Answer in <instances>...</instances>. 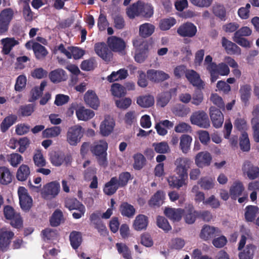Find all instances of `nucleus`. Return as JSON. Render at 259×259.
<instances>
[{
  "instance_id": "ea45409f",
  "label": "nucleus",
  "mask_w": 259,
  "mask_h": 259,
  "mask_svg": "<svg viewBox=\"0 0 259 259\" xmlns=\"http://www.w3.org/2000/svg\"><path fill=\"white\" fill-rule=\"evenodd\" d=\"M137 103L142 107L148 108L154 104V99L151 95L140 96L137 99Z\"/></svg>"
},
{
  "instance_id": "f03ea898",
  "label": "nucleus",
  "mask_w": 259,
  "mask_h": 259,
  "mask_svg": "<svg viewBox=\"0 0 259 259\" xmlns=\"http://www.w3.org/2000/svg\"><path fill=\"white\" fill-rule=\"evenodd\" d=\"M108 144L106 140H100L95 142L91 147L92 153L96 157L100 165H106L107 164V150Z\"/></svg>"
},
{
  "instance_id": "5fc2aeb1",
  "label": "nucleus",
  "mask_w": 259,
  "mask_h": 259,
  "mask_svg": "<svg viewBox=\"0 0 259 259\" xmlns=\"http://www.w3.org/2000/svg\"><path fill=\"white\" fill-rule=\"evenodd\" d=\"M47 85V82L42 81L39 87H36L34 88L31 92V99L30 101H33L38 99L41 95L42 91Z\"/></svg>"
},
{
  "instance_id": "aec40b11",
  "label": "nucleus",
  "mask_w": 259,
  "mask_h": 259,
  "mask_svg": "<svg viewBox=\"0 0 259 259\" xmlns=\"http://www.w3.org/2000/svg\"><path fill=\"white\" fill-rule=\"evenodd\" d=\"M222 45L228 54L240 55L241 53V49L236 44L225 37L222 38Z\"/></svg>"
},
{
  "instance_id": "c9c22d12",
  "label": "nucleus",
  "mask_w": 259,
  "mask_h": 259,
  "mask_svg": "<svg viewBox=\"0 0 259 259\" xmlns=\"http://www.w3.org/2000/svg\"><path fill=\"white\" fill-rule=\"evenodd\" d=\"M142 2H138L134 4L126 9V14L130 18L141 16L142 8Z\"/></svg>"
},
{
  "instance_id": "cd10ccee",
  "label": "nucleus",
  "mask_w": 259,
  "mask_h": 259,
  "mask_svg": "<svg viewBox=\"0 0 259 259\" xmlns=\"http://www.w3.org/2000/svg\"><path fill=\"white\" fill-rule=\"evenodd\" d=\"M184 210L181 208H166L164 214L173 222L179 221L184 214Z\"/></svg>"
},
{
  "instance_id": "f257e3e1",
  "label": "nucleus",
  "mask_w": 259,
  "mask_h": 259,
  "mask_svg": "<svg viewBox=\"0 0 259 259\" xmlns=\"http://www.w3.org/2000/svg\"><path fill=\"white\" fill-rule=\"evenodd\" d=\"M212 61V58L210 55L206 56L204 60V65L210 74L211 82L215 81L219 75L227 76L230 73V69L225 63H221L217 65Z\"/></svg>"
},
{
  "instance_id": "a18cd8bd",
  "label": "nucleus",
  "mask_w": 259,
  "mask_h": 259,
  "mask_svg": "<svg viewBox=\"0 0 259 259\" xmlns=\"http://www.w3.org/2000/svg\"><path fill=\"white\" fill-rule=\"evenodd\" d=\"M70 240L72 247L77 249L82 242V235L79 232L73 231L70 235Z\"/></svg>"
},
{
  "instance_id": "a211bd4d",
  "label": "nucleus",
  "mask_w": 259,
  "mask_h": 259,
  "mask_svg": "<svg viewBox=\"0 0 259 259\" xmlns=\"http://www.w3.org/2000/svg\"><path fill=\"white\" fill-rule=\"evenodd\" d=\"M242 170L243 174L246 175L251 180H254L259 176V168L249 161H245L243 163Z\"/></svg>"
},
{
  "instance_id": "393cba45",
  "label": "nucleus",
  "mask_w": 259,
  "mask_h": 259,
  "mask_svg": "<svg viewBox=\"0 0 259 259\" xmlns=\"http://www.w3.org/2000/svg\"><path fill=\"white\" fill-rule=\"evenodd\" d=\"M2 52L4 54H9L12 49L19 45V41L14 37H6L1 40Z\"/></svg>"
},
{
  "instance_id": "c03bdc74",
  "label": "nucleus",
  "mask_w": 259,
  "mask_h": 259,
  "mask_svg": "<svg viewBox=\"0 0 259 259\" xmlns=\"http://www.w3.org/2000/svg\"><path fill=\"white\" fill-rule=\"evenodd\" d=\"M259 208L256 206L249 205L245 208V218L247 221L252 222L258 213Z\"/></svg>"
},
{
  "instance_id": "1a4fd4ad",
  "label": "nucleus",
  "mask_w": 259,
  "mask_h": 259,
  "mask_svg": "<svg viewBox=\"0 0 259 259\" xmlns=\"http://www.w3.org/2000/svg\"><path fill=\"white\" fill-rule=\"evenodd\" d=\"M192 124L196 125L202 128H208L210 126L209 120L206 113L198 111L194 112L190 117Z\"/></svg>"
},
{
  "instance_id": "39448f33",
  "label": "nucleus",
  "mask_w": 259,
  "mask_h": 259,
  "mask_svg": "<svg viewBox=\"0 0 259 259\" xmlns=\"http://www.w3.org/2000/svg\"><path fill=\"white\" fill-rule=\"evenodd\" d=\"M175 171L179 177L187 179L188 171L190 168L192 161L188 157H179L175 161Z\"/></svg>"
},
{
  "instance_id": "20e7f679",
  "label": "nucleus",
  "mask_w": 259,
  "mask_h": 259,
  "mask_svg": "<svg viewBox=\"0 0 259 259\" xmlns=\"http://www.w3.org/2000/svg\"><path fill=\"white\" fill-rule=\"evenodd\" d=\"M136 49L135 59L139 63L143 62L147 57L148 44L142 38H136L133 41Z\"/></svg>"
},
{
  "instance_id": "4d7b16f0",
  "label": "nucleus",
  "mask_w": 259,
  "mask_h": 259,
  "mask_svg": "<svg viewBox=\"0 0 259 259\" xmlns=\"http://www.w3.org/2000/svg\"><path fill=\"white\" fill-rule=\"evenodd\" d=\"M14 16V12L11 9H5L0 13V20L10 24Z\"/></svg>"
},
{
  "instance_id": "e433bc0d",
  "label": "nucleus",
  "mask_w": 259,
  "mask_h": 259,
  "mask_svg": "<svg viewBox=\"0 0 259 259\" xmlns=\"http://www.w3.org/2000/svg\"><path fill=\"white\" fill-rule=\"evenodd\" d=\"M119 211L121 214L124 217L132 218L136 213L134 207L127 202H123L120 206Z\"/></svg>"
},
{
  "instance_id": "bb28decb",
  "label": "nucleus",
  "mask_w": 259,
  "mask_h": 259,
  "mask_svg": "<svg viewBox=\"0 0 259 259\" xmlns=\"http://www.w3.org/2000/svg\"><path fill=\"white\" fill-rule=\"evenodd\" d=\"M107 43L110 49L115 52L121 51L125 47V43L123 40L115 36L109 37Z\"/></svg>"
},
{
  "instance_id": "58836bf2",
  "label": "nucleus",
  "mask_w": 259,
  "mask_h": 259,
  "mask_svg": "<svg viewBox=\"0 0 259 259\" xmlns=\"http://www.w3.org/2000/svg\"><path fill=\"white\" fill-rule=\"evenodd\" d=\"M255 250V247L249 244L239 254L240 259H252Z\"/></svg>"
},
{
  "instance_id": "8fccbe9b",
  "label": "nucleus",
  "mask_w": 259,
  "mask_h": 259,
  "mask_svg": "<svg viewBox=\"0 0 259 259\" xmlns=\"http://www.w3.org/2000/svg\"><path fill=\"white\" fill-rule=\"evenodd\" d=\"M152 147L155 152L158 153L164 154L170 151L169 147L166 142L154 143L152 144Z\"/></svg>"
},
{
  "instance_id": "69168bd1",
  "label": "nucleus",
  "mask_w": 259,
  "mask_h": 259,
  "mask_svg": "<svg viewBox=\"0 0 259 259\" xmlns=\"http://www.w3.org/2000/svg\"><path fill=\"white\" fill-rule=\"evenodd\" d=\"M176 23V20L173 18L164 19L160 22V27L161 30H166L174 26Z\"/></svg>"
},
{
  "instance_id": "f704fd0d",
  "label": "nucleus",
  "mask_w": 259,
  "mask_h": 259,
  "mask_svg": "<svg viewBox=\"0 0 259 259\" xmlns=\"http://www.w3.org/2000/svg\"><path fill=\"white\" fill-rule=\"evenodd\" d=\"M95 51L97 54L104 60H110V53L108 52V49L104 44H96L95 45Z\"/></svg>"
},
{
  "instance_id": "e2e57ef3",
  "label": "nucleus",
  "mask_w": 259,
  "mask_h": 259,
  "mask_svg": "<svg viewBox=\"0 0 259 259\" xmlns=\"http://www.w3.org/2000/svg\"><path fill=\"white\" fill-rule=\"evenodd\" d=\"M134 167L136 169H141L145 163V158L141 154H137L134 156Z\"/></svg>"
},
{
  "instance_id": "603ef678",
  "label": "nucleus",
  "mask_w": 259,
  "mask_h": 259,
  "mask_svg": "<svg viewBox=\"0 0 259 259\" xmlns=\"http://www.w3.org/2000/svg\"><path fill=\"white\" fill-rule=\"evenodd\" d=\"M116 247L118 252L121 254L125 259H132L131 251L126 244L122 243H118L116 244Z\"/></svg>"
},
{
  "instance_id": "6e6d98bb",
  "label": "nucleus",
  "mask_w": 259,
  "mask_h": 259,
  "mask_svg": "<svg viewBox=\"0 0 259 259\" xmlns=\"http://www.w3.org/2000/svg\"><path fill=\"white\" fill-rule=\"evenodd\" d=\"M63 221L62 212L60 210H56L52 214L50 223L53 226H57Z\"/></svg>"
},
{
  "instance_id": "412c9836",
  "label": "nucleus",
  "mask_w": 259,
  "mask_h": 259,
  "mask_svg": "<svg viewBox=\"0 0 259 259\" xmlns=\"http://www.w3.org/2000/svg\"><path fill=\"white\" fill-rule=\"evenodd\" d=\"M209 114L213 126L216 128L220 127L224 122V116L222 112L215 107H211Z\"/></svg>"
},
{
  "instance_id": "4468645a",
  "label": "nucleus",
  "mask_w": 259,
  "mask_h": 259,
  "mask_svg": "<svg viewBox=\"0 0 259 259\" xmlns=\"http://www.w3.org/2000/svg\"><path fill=\"white\" fill-rule=\"evenodd\" d=\"M195 163L199 167L209 166L212 161V156L207 151H202L198 153L195 158Z\"/></svg>"
},
{
  "instance_id": "09e8293b",
  "label": "nucleus",
  "mask_w": 259,
  "mask_h": 259,
  "mask_svg": "<svg viewBox=\"0 0 259 259\" xmlns=\"http://www.w3.org/2000/svg\"><path fill=\"white\" fill-rule=\"evenodd\" d=\"M61 128L59 126H53L48 128L42 132L44 138H55L60 135L61 133Z\"/></svg>"
},
{
  "instance_id": "0e129e2a",
  "label": "nucleus",
  "mask_w": 259,
  "mask_h": 259,
  "mask_svg": "<svg viewBox=\"0 0 259 259\" xmlns=\"http://www.w3.org/2000/svg\"><path fill=\"white\" fill-rule=\"evenodd\" d=\"M142 13L141 16L150 18L153 14V8L152 6L149 4H145L142 2Z\"/></svg>"
},
{
  "instance_id": "79ce46f5",
  "label": "nucleus",
  "mask_w": 259,
  "mask_h": 259,
  "mask_svg": "<svg viewBox=\"0 0 259 259\" xmlns=\"http://www.w3.org/2000/svg\"><path fill=\"white\" fill-rule=\"evenodd\" d=\"M155 27L150 23H146L140 26L139 34L143 37H147L153 34Z\"/></svg>"
},
{
  "instance_id": "a19ab883",
  "label": "nucleus",
  "mask_w": 259,
  "mask_h": 259,
  "mask_svg": "<svg viewBox=\"0 0 259 259\" xmlns=\"http://www.w3.org/2000/svg\"><path fill=\"white\" fill-rule=\"evenodd\" d=\"M127 76V70L121 69L117 71H113L111 74L107 77V80L109 82H113L119 79H123Z\"/></svg>"
},
{
  "instance_id": "f8f14e48",
  "label": "nucleus",
  "mask_w": 259,
  "mask_h": 259,
  "mask_svg": "<svg viewBox=\"0 0 259 259\" xmlns=\"http://www.w3.org/2000/svg\"><path fill=\"white\" fill-rule=\"evenodd\" d=\"M25 47L28 50L32 49L35 57L38 59L44 58L48 53L44 47L33 40H30L26 42Z\"/></svg>"
},
{
  "instance_id": "423d86ee",
  "label": "nucleus",
  "mask_w": 259,
  "mask_h": 259,
  "mask_svg": "<svg viewBox=\"0 0 259 259\" xmlns=\"http://www.w3.org/2000/svg\"><path fill=\"white\" fill-rule=\"evenodd\" d=\"M60 189V184L57 181H53L45 185L40 191V194L44 199H51L58 195Z\"/></svg>"
},
{
  "instance_id": "b1692460",
  "label": "nucleus",
  "mask_w": 259,
  "mask_h": 259,
  "mask_svg": "<svg viewBox=\"0 0 259 259\" xmlns=\"http://www.w3.org/2000/svg\"><path fill=\"white\" fill-rule=\"evenodd\" d=\"M148 78L154 82H159L167 79L169 76L168 74L161 70L150 69L147 71Z\"/></svg>"
},
{
  "instance_id": "338daca9",
  "label": "nucleus",
  "mask_w": 259,
  "mask_h": 259,
  "mask_svg": "<svg viewBox=\"0 0 259 259\" xmlns=\"http://www.w3.org/2000/svg\"><path fill=\"white\" fill-rule=\"evenodd\" d=\"M251 6L249 4H247L245 7L239 8L238 10V16L243 20L247 19L250 16L249 9Z\"/></svg>"
},
{
  "instance_id": "9b49d317",
  "label": "nucleus",
  "mask_w": 259,
  "mask_h": 259,
  "mask_svg": "<svg viewBox=\"0 0 259 259\" xmlns=\"http://www.w3.org/2000/svg\"><path fill=\"white\" fill-rule=\"evenodd\" d=\"M57 51L64 54L69 59L73 58L74 59H78L84 54V51L78 47H68L65 49L63 45H60L58 47Z\"/></svg>"
},
{
  "instance_id": "864d4df0",
  "label": "nucleus",
  "mask_w": 259,
  "mask_h": 259,
  "mask_svg": "<svg viewBox=\"0 0 259 259\" xmlns=\"http://www.w3.org/2000/svg\"><path fill=\"white\" fill-rule=\"evenodd\" d=\"M112 94L115 97H120L126 94L125 88L119 83H113L111 87Z\"/></svg>"
},
{
  "instance_id": "f3484780",
  "label": "nucleus",
  "mask_w": 259,
  "mask_h": 259,
  "mask_svg": "<svg viewBox=\"0 0 259 259\" xmlns=\"http://www.w3.org/2000/svg\"><path fill=\"white\" fill-rule=\"evenodd\" d=\"M83 99L85 104L94 109H97L100 106L99 99L93 90H88L84 94Z\"/></svg>"
},
{
  "instance_id": "7c9ffc66",
  "label": "nucleus",
  "mask_w": 259,
  "mask_h": 259,
  "mask_svg": "<svg viewBox=\"0 0 259 259\" xmlns=\"http://www.w3.org/2000/svg\"><path fill=\"white\" fill-rule=\"evenodd\" d=\"M180 179L177 177L172 175L169 176L167 181L169 186L170 187L179 189L183 186L187 185V179L184 177H180Z\"/></svg>"
},
{
  "instance_id": "de8ad7c7",
  "label": "nucleus",
  "mask_w": 259,
  "mask_h": 259,
  "mask_svg": "<svg viewBox=\"0 0 259 259\" xmlns=\"http://www.w3.org/2000/svg\"><path fill=\"white\" fill-rule=\"evenodd\" d=\"M239 145L240 149L244 152H248L250 149V141L248 134L243 132L240 137Z\"/></svg>"
},
{
  "instance_id": "13d9d810",
  "label": "nucleus",
  "mask_w": 259,
  "mask_h": 259,
  "mask_svg": "<svg viewBox=\"0 0 259 259\" xmlns=\"http://www.w3.org/2000/svg\"><path fill=\"white\" fill-rule=\"evenodd\" d=\"M240 231L241 232V237L239 243V250H241L244 247L246 243V240L250 237V231L248 229H246L242 226L240 229Z\"/></svg>"
},
{
  "instance_id": "dca6fc26",
  "label": "nucleus",
  "mask_w": 259,
  "mask_h": 259,
  "mask_svg": "<svg viewBox=\"0 0 259 259\" xmlns=\"http://www.w3.org/2000/svg\"><path fill=\"white\" fill-rule=\"evenodd\" d=\"M220 232V230L218 228L209 225H204L201 230L199 237L203 240L208 241Z\"/></svg>"
},
{
  "instance_id": "2f4dec72",
  "label": "nucleus",
  "mask_w": 259,
  "mask_h": 259,
  "mask_svg": "<svg viewBox=\"0 0 259 259\" xmlns=\"http://www.w3.org/2000/svg\"><path fill=\"white\" fill-rule=\"evenodd\" d=\"M30 175V168L25 164H21L18 168L16 172V178L19 181H25Z\"/></svg>"
},
{
  "instance_id": "680f3d73",
  "label": "nucleus",
  "mask_w": 259,
  "mask_h": 259,
  "mask_svg": "<svg viewBox=\"0 0 259 259\" xmlns=\"http://www.w3.org/2000/svg\"><path fill=\"white\" fill-rule=\"evenodd\" d=\"M50 159L53 165L59 166L64 163L65 155L55 153L51 156Z\"/></svg>"
},
{
  "instance_id": "3c124183",
  "label": "nucleus",
  "mask_w": 259,
  "mask_h": 259,
  "mask_svg": "<svg viewBox=\"0 0 259 259\" xmlns=\"http://www.w3.org/2000/svg\"><path fill=\"white\" fill-rule=\"evenodd\" d=\"M7 159L13 167H17L23 160V157L18 153H13L7 156Z\"/></svg>"
},
{
  "instance_id": "49530a36",
  "label": "nucleus",
  "mask_w": 259,
  "mask_h": 259,
  "mask_svg": "<svg viewBox=\"0 0 259 259\" xmlns=\"http://www.w3.org/2000/svg\"><path fill=\"white\" fill-rule=\"evenodd\" d=\"M17 118V116L14 115L6 117L1 123V131L3 133L6 132L16 121Z\"/></svg>"
},
{
  "instance_id": "a878e982",
  "label": "nucleus",
  "mask_w": 259,
  "mask_h": 259,
  "mask_svg": "<svg viewBox=\"0 0 259 259\" xmlns=\"http://www.w3.org/2000/svg\"><path fill=\"white\" fill-rule=\"evenodd\" d=\"M148 224V218L144 214H139L136 216L133 221L132 227L136 231L145 230Z\"/></svg>"
},
{
  "instance_id": "c85d7f7f",
  "label": "nucleus",
  "mask_w": 259,
  "mask_h": 259,
  "mask_svg": "<svg viewBox=\"0 0 259 259\" xmlns=\"http://www.w3.org/2000/svg\"><path fill=\"white\" fill-rule=\"evenodd\" d=\"M192 138L188 135H183L180 138L179 148L184 154H187L190 150Z\"/></svg>"
},
{
  "instance_id": "ddd939ff",
  "label": "nucleus",
  "mask_w": 259,
  "mask_h": 259,
  "mask_svg": "<svg viewBox=\"0 0 259 259\" xmlns=\"http://www.w3.org/2000/svg\"><path fill=\"white\" fill-rule=\"evenodd\" d=\"M14 235L9 229L5 228L0 229V249L2 251L7 250Z\"/></svg>"
},
{
  "instance_id": "9d476101",
  "label": "nucleus",
  "mask_w": 259,
  "mask_h": 259,
  "mask_svg": "<svg viewBox=\"0 0 259 259\" xmlns=\"http://www.w3.org/2000/svg\"><path fill=\"white\" fill-rule=\"evenodd\" d=\"M115 120L110 116L106 115L100 124V134L103 137H108L114 131Z\"/></svg>"
},
{
  "instance_id": "473e14b6",
  "label": "nucleus",
  "mask_w": 259,
  "mask_h": 259,
  "mask_svg": "<svg viewBox=\"0 0 259 259\" xmlns=\"http://www.w3.org/2000/svg\"><path fill=\"white\" fill-rule=\"evenodd\" d=\"M165 198V194L162 191H158L150 198L148 204L151 207H159L162 205Z\"/></svg>"
},
{
  "instance_id": "2eb2a0df",
  "label": "nucleus",
  "mask_w": 259,
  "mask_h": 259,
  "mask_svg": "<svg viewBox=\"0 0 259 259\" xmlns=\"http://www.w3.org/2000/svg\"><path fill=\"white\" fill-rule=\"evenodd\" d=\"M95 115L94 111L82 105H78L76 108V116L78 120L88 121L92 119Z\"/></svg>"
},
{
  "instance_id": "7ed1b4c3",
  "label": "nucleus",
  "mask_w": 259,
  "mask_h": 259,
  "mask_svg": "<svg viewBox=\"0 0 259 259\" xmlns=\"http://www.w3.org/2000/svg\"><path fill=\"white\" fill-rule=\"evenodd\" d=\"M83 135L82 126L76 124L70 127L66 133V142L70 146H75L81 141Z\"/></svg>"
},
{
  "instance_id": "72a5a7b5",
  "label": "nucleus",
  "mask_w": 259,
  "mask_h": 259,
  "mask_svg": "<svg viewBox=\"0 0 259 259\" xmlns=\"http://www.w3.org/2000/svg\"><path fill=\"white\" fill-rule=\"evenodd\" d=\"M117 179L113 177L108 182L106 183L103 188V191L107 195L113 194L118 189Z\"/></svg>"
},
{
  "instance_id": "052dcab7",
  "label": "nucleus",
  "mask_w": 259,
  "mask_h": 259,
  "mask_svg": "<svg viewBox=\"0 0 259 259\" xmlns=\"http://www.w3.org/2000/svg\"><path fill=\"white\" fill-rule=\"evenodd\" d=\"M97 66L95 60L93 59L84 60L80 65V68L84 71H91L93 70Z\"/></svg>"
},
{
  "instance_id": "5701e85b",
  "label": "nucleus",
  "mask_w": 259,
  "mask_h": 259,
  "mask_svg": "<svg viewBox=\"0 0 259 259\" xmlns=\"http://www.w3.org/2000/svg\"><path fill=\"white\" fill-rule=\"evenodd\" d=\"M49 76L51 81L55 83L64 81L68 78L66 72L61 68L53 70L49 73Z\"/></svg>"
},
{
  "instance_id": "bf43d9fd",
  "label": "nucleus",
  "mask_w": 259,
  "mask_h": 259,
  "mask_svg": "<svg viewBox=\"0 0 259 259\" xmlns=\"http://www.w3.org/2000/svg\"><path fill=\"white\" fill-rule=\"evenodd\" d=\"M201 187L204 190H209L214 186V180L211 178L203 177L199 181Z\"/></svg>"
},
{
  "instance_id": "37998d69",
  "label": "nucleus",
  "mask_w": 259,
  "mask_h": 259,
  "mask_svg": "<svg viewBox=\"0 0 259 259\" xmlns=\"http://www.w3.org/2000/svg\"><path fill=\"white\" fill-rule=\"evenodd\" d=\"M33 160L35 165L38 167L46 166L47 162L41 150L36 149L34 151Z\"/></svg>"
},
{
  "instance_id": "4c0bfd02",
  "label": "nucleus",
  "mask_w": 259,
  "mask_h": 259,
  "mask_svg": "<svg viewBox=\"0 0 259 259\" xmlns=\"http://www.w3.org/2000/svg\"><path fill=\"white\" fill-rule=\"evenodd\" d=\"M12 181V175L7 167H0V183L7 185Z\"/></svg>"
},
{
  "instance_id": "c756f323",
  "label": "nucleus",
  "mask_w": 259,
  "mask_h": 259,
  "mask_svg": "<svg viewBox=\"0 0 259 259\" xmlns=\"http://www.w3.org/2000/svg\"><path fill=\"white\" fill-rule=\"evenodd\" d=\"M244 191L243 183L239 181H235L230 188V194L232 198L236 199L242 195Z\"/></svg>"
},
{
  "instance_id": "0eeeda50",
  "label": "nucleus",
  "mask_w": 259,
  "mask_h": 259,
  "mask_svg": "<svg viewBox=\"0 0 259 259\" xmlns=\"http://www.w3.org/2000/svg\"><path fill=\"white\" fill-rule=\"evenodd\" d=\"M17 193L21 208L24 211L29 210L32 205L33 200L27 190L24 187H19Z\"/></svg>"
},
{
  "instance_id": "774afa93",
  "label": "nucleus",
  "mask_w": 259,
  "mask_h": 259,
  "mask_svg": "<svg viewBox=\"0 0 259 259\" xmlns=\"http://www.w3.org/2000/svg\"><path fill=\"white\" fill-rule=\"evenodd\" d=\"M251 123L253 139L256 142H259V122L257 121V119L253 118Z\"/></svg>"
},
{
  "instance_id": "4be33fe9",
  "label": "nucleus",
  "mask_w": 259,
  "mask_h": 259,
  "mask_svg": "<svg viewBox=\"0 0 259 259\" xmlns=\"http://www.w3.org/2000/svg\"><path fill=\"white\" fill-rule=\"evenodd\" d=\"M186 77L193 85L199 88H203L204 85V82L201 79L199 74L194 70H187Z\"/></svg>"
},
{
  "instance_id": "6ab92c4d",
  "label": "nucleus",
  "mask_w": 259,
  "mask_h": 259,
  "mask_svg": "<svg viewBox=\"0 0 259 259\" xmlns=\"http://www.w3.org/2000/svg\"><path fill=\"white\" fill-rule=\"evenodd\" d=\"M196 32V27L191 23L184 24L177 30L178 33L182 36L192 37L195 35Z\"/></svg>"
},
{
  "instance_id": "6e6552de",
  "label": "nucleus",
  "mask_w": 259,
  "mask_h": 259,
  "mask_svg": "<svg viewBox=\"0 0 259 259\" xmlns=\"http://www.w3.org/2000/svg\"><path fill=\"white\" fill-rule=\"evenodd\" d=\"M4 214L7 220H11V224L14 227L20 228L22 226V220L20 214L16 212L11 206H5Z\"/></svg>"
}]
</instances>
